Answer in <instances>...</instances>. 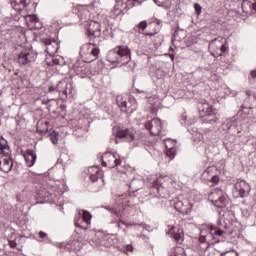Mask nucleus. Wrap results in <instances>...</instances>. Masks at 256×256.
<instances>
[{"instance_id": "obj_1", "label": "nucleus", "mask_w": 256, "mask_h": 256, "mask_svg": "<svg viewBox=\"0 0 256 256\" xmlns=\"http://www.w3.org/2000/svg\"><path fill=\"white\" fill-rule=\"evenodd\" d=\"M151 191L153 193L157 191L162 199H167V197H171L177 191V182L169 176L160 177L152 182Z\"/></svg>"}, {"instance_id": "obj_2", "label": "nucleus", "mask_w": 256, "mask_h": 256, "mask_svg": "<svg viewBox=\"0 0 256 256\" xmlns=\"http://www.w3.org/2000/svg\"><path fill=\"white\" fill-rule=\"evenodd\" d=\"M116 137L118 139H125L132 147H143V145H147V137L143 133L135 130V128L118 130Z\"/></svg>"}, {"instance_id": "obj_3", "label": "nucleus", "mask_w": 256, "mask_h": 256, "mask_svg": "<svg viewBox=\"0 0 256 256\" xmlns=\"http://www.w3.org/2000/svg\"><path fill=\"white\" fill-rule=\"evenodd\" d=\"M106 59L109 63L127 65L131 61V50L127 46H117L108 52Z\"/></svg>"}, {"instance_id": "obj_4", "label": "nucleus", "mask_w": 256, "mask_h": 256, "mask_svg": "<svg viewBox=\"0 0 256 256\" xmlns=\"http://www.w3.org/2000/svg\"><path fill=\"white\" fill-rule=\"evenodd\" d=\"M80 56L85 63H91L99 56V48L93 43H86L80 49Z\"/></svg>"}, {"instance_id": "obj_5", "label": "nucleus", "mask_w": 256, "mask_h": 256, "mask_svg": "<svg viewBox=\"0 0 256 256\" xmlns=\"http://www.w3.org/2000/svg\"><path fill=\"white\" fill-rule=\"evenodd\" d=\"M171 205L174 206V209L183 215H187L191 213L193 209V203L191 200L185 198L183 195H179L178 197L174 198L170 201Z\"/></svg>"}, {"instance_id": "obj_6", "label": "nucleus", "mask_w": 256, "mask_h": 256, "mask_svg": "<svg viewBox=\"0 0 256 256\" xmlns=\"http://www.w3.org/2000/svg\"><path fill=\"white\" fill-rule=\"evenodd\" d=\"M91 213L87 210H80L78 214L74 218V225L78 227V229H83L87 231V229H91Z\"/></svg>"}, {"instance_id": "obj_7", "label": "nucleus", "mask_w": 256, "mask_h": 256, "mask_svg": "<svg viewBox=\"0 0 256 256\" xmlns=\"http://www.w3.org/2000/svg\"><path fill=\"white\" fill-rule=\"evenodd\" d=\"M198 109L201 113H204L203 115H205L206 117L204 119L205 123H210V125H214V123H217L218 118L217 116H215L217 110L213 109V107L209 105V103H207L206 101L202 102L198 106Z\"/></svg>"}, {"instance_id": "obj_8", "label": "nucleus", "mask_w": 256, "mask_h": 256, "mask_svg": "<svg viewBox=\"0 0 256 256\" xmlns=\"http://www.w3.org/2000/svg\"><path fill=\"white\" fill-rule=\"evenodd\" d=\"M223 37L215 38L209 43L208 49L211 51L212 55L216 57H221L225 51H227V43L224 42Z\"/></svg>"}, {"instance_id": "obj_9", "label": "nucleus", "mask_w": 256, "mask_h": 256, "mask_svg": "<svg viewBox=\"0 0 256 256\" xmlns=\"http://www.w3.org/2000/svg\"><path fill=\"white\" fill-rule=\"evenodd\" d=\"M121 165V158H119V154L106 152L102 156V166L109 167V169H113L114 167H119Z\"/></svg>"}, {"instance_id": "obj_10", "label": "nucleus", "mask_w": 256, "mask_h": 256, "mask_svg": "<svg viewBox=\"0 0 256 256\" xmlns=\"http://www.w3.org/2000/svg\"><path fill=\"white\" fill-rule=\"evenodd\" d=\"M249 193H251V186L245 180L235 183L233 195L236 199L247 197Z\"/></svg>"}, {"instance_id": "obj_11", "label": "nucleus", "mask_w": 256, "mask_h": 256, "mask_svg": "<svg viewBox=\"0 0 256 256\" xmlns=\"http://www.w3.org/2000/svg\"><path fill=\"white\" fill-rule=\"evenodd\" d=\"M202 179L203 181H206L208 185L211 187H214V185H219V175H217V168L215 167H208L204 172L202 173Z\"/></svg>"}, {"instance_id": "obj_12", "label": "nucleus", "mask_w": 256, "mask_h": 256, "mask_svg": "<svg viewBox=\"0 0 256 256\" xmlns=\"http://www.w3.org/2000/svg\"><path fill=\"white\" fill-rule=\"evenodd\" d=\"M145 129L149 131L150 135H163V122L160 119L154 118L144 124Z\"/></svg>"}, {"instance_id": "obj_13", "label": "nucleus", "mask_w": 256, "mask_h": 256, "mask_svg": "<svg viewBox=\"0 0 256 256\" xmlns=\"http://www.w3.org/2000/svg\"><path fill=\"white\" fill-rule=\"evenodd\" d=\"M84 60H76L75 63L72 65V69L76 75H79L82 79L87 76L89 73V64Z\"/></svg>"}, {"instance_id": "obj_14", "label": "nucleus", "mask_w": 256, "mask_h": 256, "mask_svg": "<svg viewBox=\"0 0 256 256\" xmlns=\"http://www.w3.org/2000/svg\"><path fill=\"white\" fill-rule=\"evenodd\" d=\"M36 59L37 53L32 50H24L18 55L19 65H29V63H33Z\"/></svg>"}, {"instance_id": "obj_15", "label": "nucleus", "mask_w": 256, "mask_h": 256, "mask_svg": "<svg viewBox=\"0 0 256 256\" xmlns=\"http://www.w3.org/2000/svg\"><path fill=\"white\" fill-rule=\"evenodd\" d=\"M87 35L90 39H97V37H101V24L98 21L90 20L87 25Z\"/></svg>"}, {"instance_id": "obj_16", "label": "nucleus", "mask_w": 256, "mask_h": 256, "mask_svg": "<svg viewBox=\"0 0 256 256\" xmlns=\"http://www.w3.org/2000/svg\"><path fill=\"white\" fill-rule=\"evenodd\" d=\"M127 6H123V0H116V4L114 5L113 10L110 12V17L112 19H117V17H123L125 15V12L127 11Z\"/></svg>"}, {"instance_id": "obj_17", "label": "nucleus", "mask_w": 256, "mask_h": 256, "mask_svg": "<svg viewBox=\"0 0 256 256\" xmlns=\"http://www.w3.org/2000/svg\"><path fill=\"white\" fill-rule=\"evenodd\" d=\"M89 173V177H90V181H92V183H103V172H101V170L99 169V167L97 166H92L89 168L88 170Z\"/></svg>"}, {"instance_id": "obj_18", "label": "nucleus", "mask_w": 256, "mask_h": 256, "mask_svg": "<svg viewBox=\"0 0 256 256\" xmlns=\"http://www.w3.org/2000/svg\"><path fill=\"white\" fill-rule=\"evenodd\" d=\"M116 103L118 107H120L121 111H123L124 113H133V111L135 110V106L131 108V106L129 105L130 102H127V98L121 95L116 96Z\"/></svg>"}, {"instance_id": "obj_19", "label": "nucleus", "mask_w": 256, "mask_h": 256, "mask_svg": "<svg viewBox=\"0 0 256 256\" xmlns=\"http://www.w3.org/2000/svg\"><path fill=\"white\" fill-rule=\"evenodd\" d=\"M13 169V160L11 159V155L8 156H0V170L3 173H9Z\"/></svg>"}, {"instance_id": "obj_20", "label": "nucleus", "mask_w": 256, "mask_h": 256, "mask_svg": "<svg viewBox=\"0 0 256 256\" xmlns=\"http://www.w3.org/2000/svg\"><path fill=\"white\" fill-rule=\"evenodd\" d=\"M45 45V51L50 57H53L59 51V43L55 40H45L44 41Z\"/></svg>"}, {"instance_id": "obj_21", "label": "nucleus", "mask_w": 256, "mask_h": 256, "mask_svg": "<svg viewBox=\"0 0 256 256\" xmlns=\"http://www.w3.org/2000/svg\"><path fill=\"white\" fill-rule=\"evenodd\" d=\"M56 89L59 93H62V95L73 94V86L67 83V81H60L56 86Z\"/></svg>"}, {"instance_id": "obj_22", "label": "nucleus", "mask_w": 256, "mask_h": 256, "mask_svg": "<svg viewBox=\"0 0 256 256\" xmlns=\"http://www.w3.org/2000/svg\"><path fill=\"white\" fill-rule=\"evenodd\" d=\"M21 154L24 157L27 167H33V165H35V161H37V155H35L33 150H27L26 152H21Z\"/></svg>"}, {"instance_id": "obj_23", "label": "nucleus", "mask_w": 256, "mask_h": 256, "mask_svg": "<svg viewBox=\"0 0 256 256\" xmlns=\"http://www.w3.org/2000/svg\"><path fill=\"white\" fill-rule=\"evenodd\" d=\"M242 11L246 15H253L256 13V3H253L249 0L242 1Z\"/></svg>"}, {"instance_id": "obj_24", "label": "nucleus", "mask_w": 256, "mask_h": 256, "mask_svg": "<svg viewBox=\"0 0 256 256\" xmlns=\"http://www.w3.org/2000/svg\"><path fill=\"white\" fill-rule=\"evenodd\" d=\"M11 7L15 11H23L26 7L29 6L30 1L29 0H10Z\"/></svg>"}, {"instance_id": "obj_25", "label": "nucleus", "mask_w": 256, "mask_h": 256, "mask_svg": "<svg viewBox=\"0 0 256 256\" xmlns=\"http://www.w3.org/2000/svg\"><path fill=\"white\" fill-rule=\"evenodd\" d=\"M8 155H11V148L9 147V143L3 136H0V156L7 157Z\"/></svg>"}, {"instance_id": "obj_26", "label": "nucleus", "mask_w": 256, "mask_h": 256, "mask_svg": "<svg viewBox=\"0 0 256 256\" xmlns=\"http://www.w3.org/2000/svg\"><path fill=\"white\" fill-rule=\"evenodd\" d=\"M168 235H172L176 243H181V241H183V229L172 227L168 230Z\"/></svg>"}, {"instance_id": "obj_27", "label": "nucleus", "mask_w": 256, "mask_h": 256, "mask_svg": "<svg viewBox=\"0 0 256 256\" xmlns=\"http://www.w3.org/2000/svg\"><path fill=\"white\" fill-rule=\"evenodd\" d=\"M212 205H214V207H219V208L226 207L227 206V197H225V194H221L218 199H216V200H214V202H212Z\"/></svg>"}, {"instance_id": "obj_28", "label": "nucleus", "mask_w": 256, "mask_h": 256, "mask_svg": "<svg viewBox=\"0 0 256 256\" xmlns=\"http://www.w3.org/2000/svg\"><path fill=\"white\" fill-rule=\"evenodd\" d=\"M143 180L140 178H134L129 187L132 189V191H139V189H141V187L143 186Z\"/></svg>"}, {"instance_id": "obj_29", "label": "nucleus", "mask_w": 256, "mask_h": 256, "mask_svg": "<svg viewBox=\"0 0 256 256\" xmlns=\"http://www.w3.org/2000/svg\"><path fill=\"white\" fill-rule=\"evenodd\" d=\"M221 195H223V190L215 189L208 195V199L212 203H215V200H217Z\"/></svg>"}, {"instance_id": "obj_30", "label": "nucleus", "mask_w": 256, "mask_h": 256, "mask_svg": "<svg viewBox=\"0 0 256 256\" xmlns=\"http://www.w3.org/2000/svg\"><path fill=\"white\" fill-rule=\"evenodd\" d=\"M47 65H49V67H53V65H63V58L59 57H51L50 59H48L46 61Z\"/></svg>"}, {"instance_id": "obj_31", "label": "nucleus", "mask_w": 256, "mask_h": 256, "mask_svg": "<svg viewBox=\"0 0 256 256\" xmlns=\"http://www.w3.org/2000/svg\"><path fill=\"white\" fill-rule=\"evenodd\" d=\"M175 155H177V150L175 148H167L166 157H168L169 161H173V159H175Z\"/></svg>"}, {"instance_id": "obj_32", "label": "nucleus", "mask_w": 256, "mask_h": 256, "mask_svg": "<svg viewBox=\"0 0 256 256\" xmlns=\"http://www.w3.org/2000/svg\"><path fill=\"white\" fill-rule=\"evenodd\" d=\"M30 21L34 23V28L35 29H42L43 24H41V21H39V18L37 16H30Z\"/></svg>"}, {"instance_id": "obj_33", "label": "nucleus", "mask_w": 256, "mask_h": 256, "mask_svg": "<svg viewBox=\"0 0 256 256\" xmlns=\"http://www.w3.org/2000/svg\"><path fill=\"white\" fill-rule=\"evenodd\" d=\"M192 139L195 143H201V141H203V135L199 131H194L192 133Z\"/></svg>"}, {"instance_id": "obj_34", "label": "nucleus", "mask_w": 256, "mask_h": 256, "mask_svg": "<svg viewBox=\"0 0 256 256\" xmlns=\"http://www.w3.org/2000/svg\"><path fill=\"white\" fill-rule=\"evenodd\" d=\"M89 10L84 9L82 12L80 11L78 14V17H80V20L82 22L87 21V19H89Z\"/></svg>"}, {"instance_id": "obj_35", "label": "nucleus", "mask_w": 256, "mask_h": 256, "mask_svg": "<svg viewBox=\"0 0 256 256\" xmlns=\"http://www.w3.org/2000/svg\"><path fill=\"white\" fill-rule=\"evenodd\" d=\"M50 139H51L53 145H57V143H59V133H57V132L51 133Z\"/></svg>"}, {"instance_id": "obj_36", "label": "nucleus", "mask_w": 256, "mask_h": 256, "mask_svg": "<svg viewBox=\"0 0 256 256\" xmlns=\"http://www.w3.org/2000/svg\"><path fill=\"white\" fill-rule=\"evenodd\" d=\"M40 125H42V129H39V125H38V127H37V131L39 132V133H41V135H45V133H47V131H49V129L47 128V122H45V124H40Z\"/></svg>"}, {"instance_id": "obj_37", "label": "nucleus", "mask_w": 256, "mask_h": 256, "mask_svg": "<svg viewBox=\"0 0 256 256\" xmlns=\"http://www.w3.org/2000/svg\"><path fill=\"white\" fill-rule=\"evenodd\" d=\"M220 256H239V253L235 250H230V251L221 253Z\"/></svg>"}, {"instance_id": "obj_38", "label": "nucleus", "mask_w": 256, "mask_h": 256, "mask_svg": "<svg viewBox=\"0 0 256 256\" xmlns=\"http://www.w3.org/2000/svg\"><path fill=\"white\" fill-rule=\"evenodd\" d=\"M92 245H94V247H99V245H101V239H99L98 235H95L92 238Z\"/></svg>"}, {"instance_id": "obj_39", "label": "nucleus", "mask_w": 256, "mask_h": 256, "mask_svg": "<svg viewBox=\"0 0 256 256\" xmlns=\"http://www.w3.org/2000/svg\"><path fill=\"white\" fill-rule=\"evenodd\" d=\"M139 3V0H128V3L126 5V9H131L132 7H135Z\"/></svg>"}, {"instance_id": "obj_40", "label": "nucleus", "mask_w": 256, "mask_h": 256, "mask_svg": "<svg viewBox=\"0 0 256 256\" xmlns=\"http://www.w3.org/2000/svg\"><path fill=\"white\" fill-rule=\"evenodd\" d=\"M194 9L196 11V15H201V11L203 10V8L201 7V4L199 3L194 4Z\"/></svg>"}, {"instance_id": "obj_41", "label": "nucleus", "mask_w": 256, "mask_h": 256, "mask_svg": "<svg viewBox=\"0 0 256 256\" xmlns=\"http://www.w3.org/2000/svg\"><path fill=\"white\" fill-rule=\"evenodd\" d=\"M139 29H142V31H145L147 29V22L142 21L138 24Z\"/></svg>"}, {"instance_id": "obj_42", "label": "nucleus", "mask_w": 256, "mask_h": 256, "mask_svg": "<svg viewBox=\"0 0 256 256\" xmlns=\"http://www.w3.org/2000/svg\"><path fill=\"white\" fill-rule=\"evenodd\" d=\"M200 243H206L207 242V236L203 235V231H201V236L199 238Z\"/></svg>"}, {"instance_id": "obj_43", "label": "nucleus", "mask_w": 256, "mask_h": 256, "mask_svg": "<svg viewBox=\"0 0 256 256\" xmlns=\"http://www.w3.org/2000/svg\"><path fill=\"white\" fill-rule=\"evenodd\" d=\"M39 237H40V239H45V237H47V233H45L43 231H40L39 232Z\"/></svg>"}, {"instance_id": "obj_44", "label": "nucleus", "mask_w": 256, "mask_h": 256, "mask_svg": "<svg viewBox=\"0 0 256 256\" xmlns=\"http://www.w3.org/2000/svg\"><path fill=\"white\" fill-rule=\"evenodd\" d=\"M9 245H10V247H12V249H15V247H17V242L16 241H10Z\"/></svg>"}, {"instance_id": "obj_45", "label": "nucleus", "mask_w": 256, "mask_h": 256, "mask_svg": "<svg viewBox=\"0 0 256 256\" xmlns=\"http://www.w3.org/2000/svg\"><path fill=\"white\" fill-rule=\"evenodd\" d=\"M214 234H215V235H218V237H221V235H223V230L218 229V230L215 231Z\"/></svg>"}, {"instance_id": "obj_46", "label": "nucleus", "mask_w": 256, "mask_h": 256, "mask_svg": "<svg viewBox=\"0 0 256 256\" xmlns=\"http://www.w3.org/2000/svg\"><path fill=\"white\" fill-rule=\"evenodd\" d=\"M111 212L114 213V214L116 215V217H120V215H121V214L119 213V211H117V210L114 209V208L111 209Z\"/></svg>"}, {"instance_id": "obj_47", "label": "nucleus", "mask_w": 256, "mask_h": 256, "mask_svg": "<svg viewBox=\"0 0 256 256\" xmlns=\"http://www.w3.org/2000/svg\"><path fill=\"white\" fill-rule=\"evenodd\" d=\"M252 79H256V70H252L250 73Z\"/></svg>"}, {"instance_id": "obj_48", "label": "nucleus", "mask_w": 256, "mask_h": 256, "mask_svg": "<svg viewBox=\"0 0 256 256\" xmlns=\"http://www.w3.org/2000/svg\"><path fill=\"white\" fill-rule=\"evenodd\" d=\"M126 251H128V252H129V251H130V252L133 251V246H132V245H129V244L126 245Z\"/></svg>"}, {"instance_id": "obj_49", "label": "nucleus", "mask_w": 256, "mask_h": 256, "mask_svg": "<svg viewBox=\"0 0 256 256\" xmlns=\"http://www.w3.org/2000/svg\"><path fill=\"white\" fill-rule=\"evenodd\" d=\"M154 3L158 5V7H161V2H159L158 0H154Z\"/></svg>"}, {"instance_id": "obj_50", "label": "nucleus", "mask_w": 256, "mask_h": 256, "mask_svg": "<svg viewBox=\"0 0 256 256\" xmlns=\"http://www.w3.org/2000/svg\"><path fill=\"white\" fill-rule=\"evenodd\" d=\"M155 21H156V25H161V20L156 19Z\"/></svg>"}, {"instance_id": "obj_51", "label": "nucleus", "mask_w": 256, "mask_h": 256, "mask_svg": "<svg viewBox=\"0 0 256 256\" xmlns=\"http://www.w3.org/2000/svg\"><path fill=\"white\" fill-rule=\"evenodd\" d=\"M226 150L227 151H233V149L231 147H229V146H226Z\"/></svg>"}, {"instance_id": "obj_52", "label": "nucleus", "mask_w": 256, "mask_h": 256, "mask_svg": "<svg viewBox=\"0 0 256 256\" xmlns=\"http://www.w3.org/2000/svg\"><path fill=\"white\" fill-rule=\"evenodd\" d=\"M0 256H5V252L0 250Z\"/></svg>"}, {"instance_id": "obj_53", "label": "nucleus", "mask_w": 256, "mask_h": 256, "mask_svg": "<svg viewBox=\"0 0 256 256\" xmlns=\"http://www.w3.org/2000/svg\"><path fill=\"white\" fill-rule=\"evenodd\" d=\"M147 35H149V37H153V35H155V33H148Z\"/></svg>"}, {"instance_id": "obj_54", "label": "nucleus", "mask_w": 256, "mask_h": 256, "mask_svg": "<svg viewBox=\"0 0 256 256\" xmlns=\"http://www.w3.org/2000/svg\"><path fill=\"white\" fill-rule=\"evenodd\" d=\"M137 93H144L143 91L136 89Z\"/></svg>"}, {"instance_id": "obj_55", "label": "nucleus", "mask_w": 256, "mask_h": 256, "mask_svg": "<svg viewBox=\"0 0 256 256\" xmlns=\"http://www.w3.org/2000/svg\"><path fill=\"white\" fill-rule=\"evenodd\" d=\"M42 103L47 104V103H49V100H47V101H46V100H43Z\"/></svg>"}, {"instance_id": "obj_56", "label": "nucleus", "mask_w": 256, "mask_h": 256, "mask_svg": "<svg viewBox=\"0 0 256 256\" xmlns=\"http://www.w3.org/2000/svg\"><path fill=\"white\" fill-rule=\"evenodd\" d=\"M129 101H135V100H133V99H130Z\"/></svg>"}]
</instances>
